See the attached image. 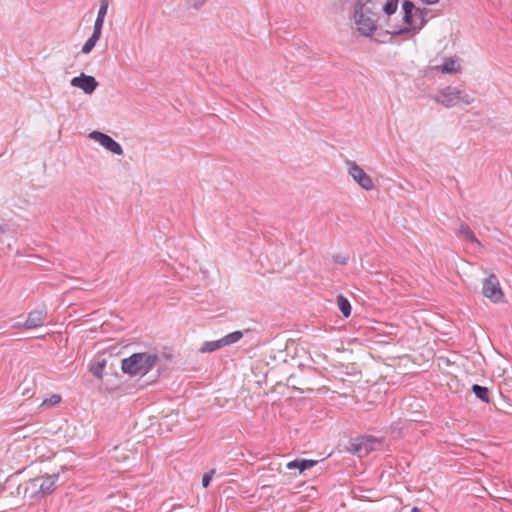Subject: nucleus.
Returning a JSON list of instances; mask_svg holds the SVG:
<instances>
[{
	"mask_svg": "<svg viewBox=\"0 0 512 512\" xmlns=\"http://www.w3.org/2000/svg\"><path fill=\"white\" fill-rule=\"evenodd\" d=\"M46 316H47V310H46V307H44V306L41 308L32 310L28 314V317H27L25 323L23 324V326L26 329H34V328L40 327L43 325V323L46 319Z\"/></svg>",
	"mask_w": 512,
	"mask_h": 512,
	"instance_id": "11",
	"label": "nucleus"
},
{
	"mask_svg": "<svg viewBox=\"0 0 512 512\" xmlns=\"http://www.w3.org/2000/svg\"><path fill=\"white\" fill-rule=\"evenodd\" d=\"M207 0H193V6L195 8H199L202 6Z\"/></svg>",
	"mask_w": 512,
	"mask_h": 512,
	"instance_id": "28",
	"label": "nucleus"
},
{
	"mask_svg": "<svg viewBox=\"0 0 512 512\" xmlns=\"http://www.w3.org/2000/svg\"><path fill=\"white\" fill-rule=\"evenodd\" d=\"M243 337V333L241 331H234L220 338L223 346H229L236 342H238Z\"/></svg>",
	"mask_w": 512,
	"mask_h": 512,
	"instance_id": "19",
	"label": "nucleus"
},
{
	"mask_svg": "<svg viewBox=\"0 0 512 512\" xmlns=\"http://www.w3.org/2000/svg\"><path fill=\"white\" fill-rule=\"evenodd\" d=\"M61 401L60 395L54 394L49 399L45 400L43 404L48 403L49 405L57 404Z\"/></svg>",
	"mask_w": 512,
	"mask_h": 512,
	"instance_id": "27",
	"label": "nucleus"
},
{
	"mask_svg": "<svg viewBox=\"0 0 512 512\" xmlns=\"http://www.w3.org/2000/svg\"><path fill=\"white\" fill-rule=\"evenodd\" d=\"M348 174L364 190L370 191L374 188L371 177L354 161H346Z\"/></svg>",
	"mask_w": 512,
	"mask_h": 512,
	"instance_id": "5",
	"label": "nucleus"
},
{
	"mask_svg": "<svg viewBox=\"0 0 512 512\" xmlns=\"http://www.w3.org/2000/svg\"><path fill=\"white\" fill-rule=\"evenodd\" d=\"M398 7V0H387L383 6V11L386 15L394 14Z\"/></svg>",
	"mask_w": 512,
	"mask_h": 512,
	"instance_id": "22",
	"label": "nucleus"
},
{
	"mask_svg": "<svg viewBox=\"0 0 512 512\" xmlns=\"http://www.w3.org/2000/svg\"><path fill=\"white\" fill-rule=\"evenodd\" d=\"M110 5V0H99L98 16L105 17Z\"/></svg>",
	"mask_w": 512,
	"mask_h": 512,
	"instance_id": "24",
	"label": "nucleus"
},
{
	"mask_svg": "<svg viewBox=\"0 0 512 512\" xmlns=\"http://www.w3.org/2000/svg\"><path fill=\"white\" fill-rule=\"evenodd\" d=\"M158 360V355L154 353H134L122 360L121 368L125 374L131 376L145 375L155 366Z\"/></svg>",
	"mask_w": 512,
	"mask_h": 512,
	"instance_id": "2",
	"label": "nucleus"
},
{
	"mask_svg": "<svg viewBox=\"0 0 512 512\" xmlns=\"http://www.w3.org/2000/svg\"><path fill=\"white\" fill-rule=\"evenodd\" d=\"M100 37V34L92 32V35L87 39V41L82 46V53L89 54L95 47Z\"/></svg>",
	"mask_w": 512,
	"mask_h": 512,
	"instance_id": "18",
	"label": "nucleus"
},
{
	"mask_svg": "<svg viewBox=\"0 0 512 512\" xmlns=\"http://www.w3.org/2000/svg\"><path fill=\"white\" fill-rule=\"evenodd\" d=\"M213 473H214V470H212L209 473L204 474V476L202 478V486L204 488L208 487V485L210 484V481L212 480Z\"/></svg>",
	"mask_w": 512,
	"mask_h": 512,
	"instance_id": "26",
	"label": "nucleus"
},
{
	"mask_svg": "<svg viewBox=\"0 0 512 512\" xmlns=\"http://www.w3.org/2000/svg\"><path fill=\"white\" fill-rule=\"evenodd\" d=\"M71 86L81 89L85 94L91 95L99 83L95 77L81 73L70 81Z\"/></svg>",
	"mask_w": 512,
	"mask_h": 512,
	"instance_id": "9",
	"label": "nucleus"
},
{
	"mask_svg": "<svg viewBox=\"0 0 512 512\" xmlns=\"http://www.w3.org/2000/svg\"><path fill=\"white\" fill-rule=\"evenodd\" d=\"M439 70L443 74H455L460 72L461 67L456 59L449 58L441 66H439Z\"/></svg>",
	"mask_w": 512,
	"mask_h": 512,
	"instance_id": "14",
	"label": "nucleus"
},
{
	"mask_svg": "<svg viewBox=\"0 0 512 512\" xmlns=\"http://www.w3.org/2000/svg\"><path fill=\"white\" fill-rule=\"evenodd\" d=\"M433 100L446 108H452L460 103L469 105L474 102L473 97L453 86H447L439 90Z\"/></svg>",
	"mask_w": 512,
	"mask_h": 512,
	"instance_id": "4",
	"label": "nucleus"
},
{
	"mask_svg": "<svg viewBox=\"0 0 512 512\" xmlns=\"http://www.w3.org/2000/svg\"><path fill=\"white\" fill-rule=\"evenodd\" d=\"M317 464L315 460H307V459H296L287 463V468L289 470L298 468L300 472H303L307 469L312 468Z\"/></svg>",
	"mask_w": 512,
	"mask_h": 512,
	"instance_id": "13",
	"label": "nucleus"
},
{
	"mask_svg": "<svg viewBox=\"0 0 512 512\" xmlns=\"http://www.w3.org/2000/svg\"><path fill=\"white\" fill-rule=\"evenodd\" d=\"M104 19H105V17H100V16L97 15V18L95 20L94 27H93V32L94 33H97V34L101 35L103 24H104Z\"/></svg>",
	"mask_w": 512,
	"mask_h": 512,
	"instance_id": "25",
	"label": "nucleus"
},
{
	"mask_svg": "<svg viewBox=\"0 0 512 512\" xmlns=\"http://www.w3.org/2000/svg\"><path fill=\"white\" fill-rule=\"evenodd\" d=\"M376 3L373 0H358L354 6V23L363 36H371L377 29Z\"/></svg>",
	"mask_w": 512,
	"mask_h": 512,
	"instance_id": "1",
	"label": "nucleus"
},
{
	"mask_svg": "<svg viewBox=\"0 0 512 512\" xmlns=\"http://www.w3.org/2000/svg\"><path fill=\"white\" fill-rule=\"evenodd\" d=\"M403 21L409 27L400 29L397 33L404 34L410 30H420L427 22L426 15L428 11L425 9L416 8L414 3L410 0H403Z\"/></svg>",
	"mask_w": 512,
	"mask_h": 512,
	"instance_id": "3",
	"label": "nucleus"
},
{
	"mask_svg": "<svg viewBox=\"0 0 512 512\" xmlns=\"http://www.w3.org/2000/svg\"><path fill=\"white\" fill-rule=\"evenodd\" d=\"M337 305L339 310L341 311L342 315L345 318H348L351 314V304L348 301L347 298H345L343 295L337 296Z\"/></svg>",
	"mask_w": 512,
	"mask_h": 512,
	"instance_id": "16",
	"label": "nucleus"
},
{
	"mask_svg": "<svg viewBox=\"0 0 512 512\" xmlns=\"http://www.w3.org/2000/svg\"><path fill=\"white\" fill-rule=\"evenodd\" d=\"M6 229L4 226L0 225V243L3 242V235L5 234Z\"/></svg>",
	"mask_w": 512,
	"mask_h": 512,
	"instance_id": "29",
	"label": "nucleus"
},
{
	"mask_svg": "<svg viewBox=\"0 0 512 512\" xmlns=\"http://www.w3.org/2000/svg\"><path fill=\"white\" fill-rule=\"evenodd\" d=\"M16 491L17 495H22L23 498L30 500L43 498L37 478L30 479L20 484Z\"/></svg>",
	"mask_w": 512,
	"mask_h": 512,
	"instance_id": "10",
	"label": "nucleus"
},
{
	"mask_svg": "<svg viewBox=\"0 0 512 512\" xmlns=\"http://www.w3.org/2000/svg\"><path fill=\"white\" fill-rule=\"evenodd\" d=\"M224 347L221 339L213 341H205L199 351L201 353H210Z\"/></svg>",
	"mask_w": 512,
	"mask_h": 512,
	"instance_id": "17",
	"label": "nucleus"
},
{
	"mask_svg": "<svg viewBox=\"0 0 512 512\" xmlns=\"http://www.w3.org/2000/svg\"><path fill=\"white\" fill-rule=\"evenodd\" d=\"M482 292L485 297L489 298L495 303L502 301L504 297L499 280L495 274H490L487 278L484 279Z\"/></svg>",
	"mask_w": 512,
	"mask_h": 512,
	"instance_id": "7",
	"label": "nucleus"
},
{
	"mask_svg": "<svg viewBox=\"0 0 512 512\" xmlns=\"http://www.w3.org/2000/svg\"><path fill=\"white\" fill-rule=\"evenodd\" d=\"M36 478L40 485L42 496L45 497L46 495L52 493L53 490L55 489L56 482L58 481L59 475L52 474V475L39 476Z\"/></svg>",
	"mask_w": 512,
	"mask_h": 512,
	"instance_id": "12",
	"label": "nucleus"
},
{
	"mask_svg": "<svg viewBox=\"0 0 512 512\" xmlns=\"http://www.w3.org/2000/svg\"><path fill=\"white\" fill-rule=\"evenodd\" d=\"M417 511H418L417 507H414V508L412 509V512H417Z\"/></svg>",
	"mask_w": 512,
	"mask_h": 512,
	"instance_id": "34",
	"label": "nucleus"
},
{
	"mask_svg": "<svg viewBox=\"0 0 512 512\" xmlns=\"http://www.w3.org/2000/svg\"><path fill=\"white\" fill-rule=\"evenodd\" d=\"M375 445H380V441L374 436L358 437L351 442L350 451L359 456L364 457L375 449Z\"/></svg>",
	"mask_w": 512,
	"mask_h": 512,
	"instance_id": "6",
	"label": "nucleus"
},
{
	"mask_svg": "<svg viewBox=\"0 0 512 512\" xmlns=\"http://www.w3.org/2000/svg\"><path fill=\"white\" fill-rule=\"evenodd\" d=\"M472 392L481 401H483L485 403H489L490 402L489 389L487 387L481 386V385H478V384H474L472 386Z\"/></svg>",
	"mask_w": 512,
	"mask_h": 512,
	"instance_id": "15",
	"label": "nucleus"
},
{
	"mask_svg": "<svg viewBox=\"0 0 512 512\" xmlns=\"http://www.w3.org/2000/svg\"><path fill=\"white\" fill-rule=\"evenodd\" d=\"M426 5H433L438 3L440 0H421Z\"/></svg>",
	"mask_w": 512,
	"mask_h": 512,
	"instance_id": "30",
	"label": "nucleus"
},
{
	"mask_svg": "<svg viewBox=\"0 0 512 512\" xmlns=\"http://www.w3.org/2000/svg\"><path fill=\"white\" fill-rule=\"evenodd\" d=\"M182 507L179 506V507H173L170 512H177V509H181Z\"/></svg>",
	"mask_w": 512,
	"mask_h": 512,
	"instance_id": "32",
	"label": "nucleus"
},
{
	"mask_svg": "<svg viewBox=\"0 0 512 512\" xmlns=\"http://www.w3.org/2000/svg\"><path fill=\"white\" fill-rule=\"evenodd\" d=\"M414 20L419 21V16L418 15H414Z\"/></svg>",
	"mask_w": 512,
	"mask_h": 512,
	"instance_id": "33",
	"label": "nucleus"
},
{
	"mask_svg": "<svg viewBox=\"0 0 512 512\" xmlns=\"http://www.w3.org/2000/svg\"><path fill=\"white\" fill-rule=\"evenodd\" d=\"M22 395L24 396H27V397H30V391L28 388H24L23 391H22Z\"/></svg>",
	"mask_w": 512,
	"mask_h": 512,
	"instance_id": "31",
	"label": "nucleus"
},
{
	"mask_svg": "<svg viewBox=\"0 0 512 512\" xmlns=\"http://www.w3.org/2000/svg\"><path fill=\"white\" fill-rule=\"evenodd\" d=\"M106 361L103 359L102 361H97L90 365V372L93 374L94 377L100 379L103 375V370L105 368Z\"/></svg>",
	"mask_w": 512,
	"mask_h": 512,
	"instance_id": "20",
	"label": "nucleus"
},
{
	"mask_svg": "<svg viewBox=\"0 0 512 512\" xmlns=\"http://www.w3.org/2000/svg\"><path fill=\"white\" fill-rule=\"evenodd\" d=\"M459 235L470 242H478L474 233L471 231L468 225L462 224L459 227Z\"/></svg>",
	"mask_w": 512,
	"mask_h": 512,
	"instance_id": "21",
	"label": "nucleus"
},
{
	"mask_svg": "<svg viewBox=\"0 0 512 512\" xmlns=\"http://www.w3.org/2000/svg\"><path fill=\"white\" fill-rule=\"evenodd\" d=\"M332 259L335 263L339 265H346L349 261V255L345 253H339L332 256Z\"/></svg>",
	"mask_w": 512,
	"mask_h": 512,
	"instance_id": "23",
	"label": "nucleus"
},
{
	"mask_svg": "<svg viewBox=\"0 0 512 512\" xmlns=\"http://www.w3.org/2000/svg\"><path fill=\"white\" fill-rule=\"evenodd\" d=\"M89 137L99 142L100 145L115 155H123L124 153L122 146L105 133L93 131L89 134Z\"/></svg>",
	"mask_w": 512,
	"mask_h": 512,
	"instance_id": "8",
	"label": "nucleus"
}]
</instances>
